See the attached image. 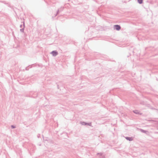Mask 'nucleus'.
Here are the masks:
<instances>
[{
	"mask_svg": "<svg viewBox=\"0 0 158 158\" xmlns=\"http://www.w3.org/2000/svg\"><path fill=\"white\" fill-rule=\"evenodd\" d=\"M12 128H14V127H13V126H12Z\"/></svg>",
	"mask_w": 158,
	"mask_h": 158,
	"instance_id": "obj_5",
	"label": "nucleus"
},
{
	"mask_svg": "<svg viewBox=\"0 0 158 158\" xmlns=\"http://www.w3.org/2000/svg\"><path fill=\"white\" fill-rule=\"evenodd\" d=\"M114 27H115V29L117 30H119L121 29V27L119 25H115L114 26Z\"/></svg>",
	"mask_w": 158,
	"mask_h": 158,
	"instance_id": "obj_1",
	"label": "nucleus"
},
{
	"mask_svg": "<svg viewBox=\"0 0 158 158\" xmlns=\"http://www.w3.org/2000/svg\"><path fill=\"white\" fill-rule=\"evenodd\" d=\"M139 3L141 4L143 2V0H137Z\"/></svg>",
	"mask_w": 158,
	"mask_h": 158,
	"instance_id": "obj_4",
	"label": "nucleus"
},
{
	"mask_svg": "<svg viewBox=\"0 0 158 158\" xmlns=\"http://www.w3.org/2000/svg\"><path fill=\"white\" fill-rule=\"evenodd\" d=\"M133 112L134 113H135V114H141V113H140V112H139V111L137 110H135Z\"/></svg>",
	"mask_w": 158,
	"mask_h": 158,
	"instance_id": "obj_3",
	"label": "nucleus"
},
{
	"mask_svg": "<svg viewBox=\"0 0 158 158\" xmlns=\"http://www.w3.org/2000/svg\"><path fill=\"white\" fill-rule=\"evenodd\" d=\"M53 56H56L58 54V52L56 51H53L51 53Z\"/></svg>",
	"mask_w": 158,
	"mask_h": 158,
	"instance_id": "obj_2",
	"label": "nucleus"
}]
</instances>
